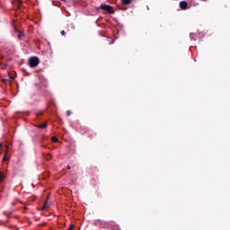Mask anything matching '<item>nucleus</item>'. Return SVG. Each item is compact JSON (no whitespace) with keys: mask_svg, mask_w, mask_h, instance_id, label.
Returning a JSON list of instances; mask_svg holds the SVG:
<instances>
[{"mask_svg":"<svg viewBox=\"0 0 230 230\" xmlns=\"http://www.w3.org/2000/svg\"><path fill=\"white\" fill-rule=\"evenodd\" d=\"M2 146H3V144H0V149H1Z\"/></svg>","mask_w":230,"mask_h":230,"instance_id":"18","label":"nucleus"},{"mask_svg":"<svg viewBox=\"0 0 230 230\" xmlns=\"http://www.w3.org/2000/svg\"><path fill=\"white\" fill-rule=\"evenodd\" d=\"M132 3V0H121L122 4H130Z\"/></svg>","mask_w":230,"mask_h":230,"instance_id":"6","label":"nucleus"},{"mask_svg":"<svg viewBox=\"0 0 230 230\" xmlns=\"http://www.w3.org/2000/svg\"><path fill=\"white\" fill-rule=\"evenodd\" d=\"M13 6H16V8H21V6L22 4V1H21V0H14V1H13Z\"/></svg>","mask_w":230,"mask_h":230,"instance_id":"3","label":"nucleus"},{"mask_svg":"<svg viewBox=\"0 0 230 230\" xmlns=\"http://www.w3.org/2000/svg\"><path fill=\"white\" fill-rule=\"evenodd\" d=\"M111 44H114V40H111Z\"/></svg>","mask_w":230,"mask_h":230,"instance_id":"17","label":"nucleus"},{"mask_svg":"<svg viewBox=\"0 0 230 230\" xmlns=\"http://www.w3.org/2000/svg\"><path fill=\"white\" fill-rule=\"evenodd\" d=\"M51 141H53V143H57L58 142V138L57 137H52Z\"/></svg>","mask_w":230,"mask_h":230,"instance_id":"9","label":"nucleus"},{"mask_svg":"<svg viewBox=\"0 0 230 230\" xmlns=\"http://www.w3.org/2000/svg\"><path fill=\"white\" fill-rule=\"evenodd\" d=\"M48 208H49V203H48V201H45L41 209L44 211L45 209H48Z\"/></svg>","mask_w":230,"mask_h":230,"instance_id":"5","label":"nucleus"},{"mask_svg":"<svg viewBox=\"0 0 230 230\" xmlns=\"http://www.w3.org/2000/svg\"><path fill=\"white\" fill-rule=\"evenodd\" d=\"M46 159L47 161H49L51 159V155H47Z\"/></svg>","mask_w":230,"mask_h":230,"instance_id":"11","label":"nucleus"},{"mask_svg":"<svg viewBox=\"0 0 230 230\" xmlns=\"http://www.w3.org/2000/svg\"><path fill=\"white\" fill-rule=\"evenodd\" d=\"M3 181H4V174L0 172V182H3Z\"/></svg>","mask_w":230,"mask_h":230,"instance_id":"8","label":"nucleus"},{"mask_svg":"<svg viewBox=\"0 0 230 230\" xmlns=\"http://www.w3.org/2000/svg\"><path fill=\"white\" fill-rule=\"evenodd\" d=\"M75 228V226L70 225L69 228L67 230H73Z\"/></svg>","mask_w":230,"mask_h":230,"instance_id":"12","label":"nucleus"},{"mask_svg":"<svg viewBox=\"0 0 230 230\" xmlns=\"http://www.w3.org/2000/svg\"><path fill=\"white\" fill-rule=\"evenodd\" d=\"M47 127H48V124L43 123V124H41V125H39V126H38V128H46Z\"/></svg>","mask_w":230,"mask_h":230,"instance_id":"7","label":"nucleus"},{"mask_svg":"<svg viewBox=\"0 0 230 230\" xmlns=\"http://www.w3.org/2000/svg\"><path fill=\"white\" fill-rule=\"evenodd\" d=\"M39 58H31L29 59V64L31 67H37L39 66Z\"/></svg>","mask_w":230,"mask_h":230,"instance_id":"2","label":"nucleus"},{"mask_svg":"<svg viewBox=\"0 0 230 230\" xmlns=\"http://www.w3.org/2000/svg\"><path fill=\"white\" fill-rule=\"evenodd\" d=\"M66 116H71V111H66Z\"/></svg>","mask_w":230,"mask_h":230,"instance_id":"13","label":"nucleus"},{"mask_svg":"<svg viewBox=\"0 0 230 230\" xmlns=\"http://www.w3.org/2000/svg\"><path fill=\"white\" fill-rule=\"evenodd\" d=\"M18 37L21 39V37H22V33H19Z\"/></svg>","mask_w":230,"mask_h":230,"instance_id":"15","label":"nucleus"},{"mask_svg":"<svg viewBox=\"0 0 230 230\" xmlns=\"http://www.w3.org/2000/svg\"><path fill=\"white\" fill-rule=\"evenodd\" d=\"M61 35H63V36L66 35V31H62Z\"/></svg>","mask_w":230,"mask_h":230,"instance_id":"14","label":"nucleus"},{"mask_svg":"<svg viewBox=\"0 0 230 230\" xmlns=\"http://www.w3.org/2000/svg\"><path fill=\"white\" fill-rule=\"evenodd\" d=\"M66 168H67V170H71V166H69V165H67Z\"/></svg>","mask_w":230,"mask_h":230,"instance_id":"16","label":"nucleus"},{"mask_svg":"<svg viewBox=\"0 0 230 230\" xmlns=\"http://www.w3.org/2000/svg\"><path fill=\"white\" fill-rule=\"evenodd\" d=\"M101 10H104V12H109V13H114V8L111 5L101 4Z\"/></svg>","mask_w":230,"mask_h":230,"instance_id":"1","label":"nucleus"},{"mask_svg":"<svg viewBox=\"0 0 230 230\" xmlns=\"http://www.w3.org/2000/svg\"><path fill=\"white\" fill-rule=\"evenodd\" d=\"M3 161H8V156L6 155V153H5V155H4V157H3Z\"/></svg>","mask_w":230,"mask_h":230,"instance_id":"10","label":"nucleus"},{"mask_svg":"<svg viewBox=\"0 0 230 230\" xmlns=\"http://www.w3.org/2000/svg\"><path fill=\"white\" fill-rule=\"evenodd\" d=\"M180 8L186 10V8H188V3L186 1L180 2Z\"/></svg>","mask_w":230,"mask_h":230,"instance_id":"4","label":"nucleus"}]
</instances>
